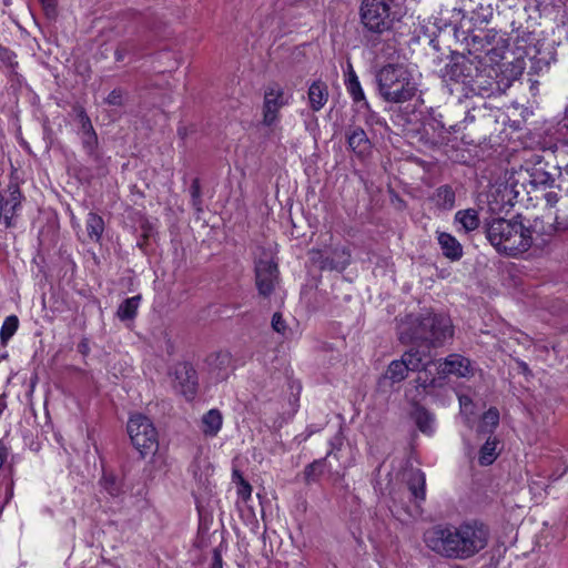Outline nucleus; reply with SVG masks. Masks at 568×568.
I'll return each instance as SVG.
<instances>
[{"mask_svg": "<svg viewBox=\"0 0 568 568\" xmlns=\"http://www.w3.org/2000/svg\"><path fill=\"white\" fill-rule=\"evenodd\" d=\"M488 526L478 520H467L459 525H438L424 535L426 546L437 555L457 560L473 558L489 542Z\"/></svg>", "mask_w": 568, "mask_h": 568, "instance_id": "obj_1", "label": "nucleus"}, {"mask_svg": "<svg viewBox=\"0 0 568 568\" xmlns=\"http://www.w3.org/2000/svg\"><path fill=\"white\" fill-rule=\"evenodd\" d=\"M486 233L498 252L510 256L526 252L532 244V231L520 220L495 219Z\"/></svg>", "mask_w": 568, "mask_h": 568, "instance_id": "obj_2", "label": "nucleus"}, {"mask_svg": "<svg viewBox=\"0 0 568 568\" xmlns=\"http://www.w3.org/2000/svg\"><path fill=\"white\" fill-rule=\"evenodd\" d=\"M376 83L382 99L389 103H404L417 92L413 72L403 64H387L376 73Z\"/></svg>", "mask_w": 568, "mask_h": 568, "instance_id": "obj_3", "label": "nucleus"}, {"mask_svg": "<svg viewBox=\"0 0 568 568\" xmlns=\"http://www.w3.org/2000/svg\"><path fill=\"white\" fill-rule=\"evenodd\" d=\"M412 332L403 327L400 338L414 342H425L433 346L444 344L454 335L453 323L449 316L444 314L427 313L414 323Z\"/></svg>", "mask_w": 568, "mask_h": 568, "instance_id": "obj_4", "label": "nucleus"}, {"mask_svg": "<svg viewBox=\"0 0 568 568\" xmlns=\"http://www.w3.org/2000/svg\"><path fill=\"white\" fill-rule=\"evenodd\" d=\"M361 21L371 32L383 33L393 28L399 19V9L395 0H363Z\"/></svg>", "mask_w": 568, "mask_h": 568, "instance_id": "obj_5", "label": "nucleus"}, {"mask_svg": "<svg viewBox=\"0 0 568 568\" xmlns=\"http://www.w3.org/2000/svg\"><path fill=\"white\" fill-rule=\"evenodd\" d=\"M128 433L133 446L144 457L158 449V433L153 423L142 414H134L128 422Z\"/></svg>", "mask_w": 568, "mask_h": 568, "instance_id": "obj_6", "label": "nucleus"}, {"mask_svg": "<svg viewBox=\"0 0 568 568\" xmlns=\"http://www.w3.org/2000/svg\"><path fill=\"white\" fill-rule=\"evenodd\" d=\"M277 263L271 252L263 251L255 262V284L260 295L270 296L278 284Z\"/></svg>", "mask_w": 568, "mask_h": 568, "instance_id": "obj_7", "label": "nucleus"}, {"mask_svg": "<svg viewBox=\"0 0 568 568\" xmlns=\"http://www.w3.org/2000/svg\"><path fill=\"white\" fill-rule=\"evenodd\" d=\"M291 95L276 83L270 84L264 92L263 124L272 126L280 121V110L290 103Z\"/></svg>", "mask_w": 568, "mask_h": 568, "instance_id": "obj_8", "label": "nucleus"}, {"mask_svg": "<svg viewBox=\"0 0 568 568\" xmlns=\"http://www.w3.org/2000/svg\"><path fill=\"white\" fill-rule=\"evenodd\" d=\"M335 458L338 459L337 453L334 452V448H332L325 458L317 459L307 465L304 469V479L306 484L316 483L320 480L322 475L325 473L328 474L329 480H332L333 484H336L341 479H343L344 475L338 470H333L332 466L328 464V458Z\"/></svg>", "mask_w": 568, "mask_h": 568, "instance_id": "obj_9", "label": "nucleus"}, {"mask_svg": "<svg viewBox=\"0 0 568 568\" xmlns=\"http://www.w3.org/2000/svg\"><path fill=\"white\" fill-rule=\"evenodd\" d=\"M438 374L443 376L453 375L459 378H469L475 373L469 358L460 354H450L444 361L438 363Z\"/></svg>", "mask_w": 568, "mask_h": 568, "instance_id": "obj_10", "label": "nucleus"}, {"mask_svg": "<svg viewBox=\"0 0 568 568\" xmlns=\"http://www.w3.org/2000/svg\"><path fill=\"white\" fill-rule=\"evenodd\" d=\"M22 194L18 185H9L8 197H0V222L6 227L13 226V217L21 205Z\"/></svg>", "mask_w": 568, "mask_h": 568, "instance_id": "obj_11", "label": "nucleus"}, {"mask_svg": "<svg viewBox=\"0 0 568 568\" xmlns=\"http://www.w3.org/2000/svg\"><path fill=\"white\" fill-rule=\"evenodd\" d=\"M348 148L359 158H365L372 149L371 141L367 138L366 132L359 128H351L347 133Z\"/></svg>", "mask_w": 568, "mask_h": 568, "instance_id": "obj_12", "label": "nucleus"}, {"mask_svg": "<svg viewBox=\"0 0 568 568\" xmlns=\"http://www.w3.org/2000/svg\"><path fill=\"white\" fill-rule=\"evenodd\" d=\"M175 379L178 381L180 392L187 398H192L196 392L195 372L189 365H181L175 369Z\"/></svg>", "mask_w": 568, "mask_h": 568, "instance_id": "obj_13", "label": "nucleus"}, {"mask_svg": "<svg viewBox=\"0 0 568 568\" xmlns=\"http://www.w3.org/2000/svg\"><path fill=\"white\" fill-rule=\"evenodd\" d=\"M222 425V413L216 408H212L202 416L200 428L205 437H215L220 433Z\"/></svg>", "mask_w": 568, "mask_h": 568, "instance_id": "obj_14", "label": "nucleus"}, {"mask_svg": "<svg viewBox=\"0 0 568 568\" xmlns=\"http://www.w3.org/2000/svg\"><path fill=\"white\" fill-rule=\"evenodd\" d=\"M437 240L443 254L447 258L452 261H458L463 256V247L456 237H454L452 234L439 232Z\"/></svg>", "mask_w": 568, "mask_h": 568, "instance_id": "obj_15", "label": "nucleus"}, {"mask_svg": "<svg viewBox=\"0 0 568 568\" xmlns=\"http://www.w3.org/2000/svg\"><path fill=\"white\" fill-rule=\"evenodd\" d=\"M407 486L412 495L419 500L425 499V474L420 469L412 468L406 474Z\"/></svg>", "mask_w": 568, "mask_h": 568, "instance_id": "obj_16", "label": "nucleus"}, {"mask_svg": "<svg viewBox=\"0 0 568 568\" xmlns=\"http://www.w3.org/2000/svg\"><path fill=\"white\" fill-rule=\"evenodd\" d=\"M328 100L327 85L322 81H315L308 89V101L313 111H320Z\"/></svg>", "mask_w": 568, "mask_h": 568, "instance_id": "obj_17", "label": "nucleus"}, {"mask_svg": "<svg viewBox=\"0 0 568 568\" xmlns=\"http://www.w3.org/2000/svg\"><path fill=\"white\" fill-rule=\"evenodd\" d=\"M413 418L422 433L428 436L435 433V416L424 407L417 406L413 413Z\"/></svg>", "mask_w": 568, "mask_h": 568, "instance_id": "obj_18", "label": "nucleus"}, {"mask_svg": "<svg viewBox=\"0 0 568 568\" xmlns=\"http://www.w3.org/2000/svg\"><path fill=\"white\" fill-rule=\"evenodd\" d=\"M345 85L347 89V92L352 97L353 101L355 103H362L363 106L368 108V102L365 98L364 91L362 89V85L359 83L358 77L356 75L355 71L352 67H349V71L347 74V79L345 81Z\"/></svg>", "mask_w": 568, "mask_h": 568, "instance_id": "obj_19", "label": "nucleus"}, {"mask_svg": "<svg viewBox=\"0 0 568 568\" xmlns=\"http://www.w3.org/2000/svg\"><path fill=\"white\" fill-rule=\"evenodd\" d=\"M499 453V440L496 437H489L479 450L478 463L481 466H489L497 459Z\"/></svg>", "mask_w": 568, "mask_h": 568, "instance_id": "obj_20", "label": "nucleus"}, {"mask_svg": "<svg viewBox=\"0 0 568 568\" xmlns=\"http://www.w3.org/2000/svg\"><path fill=\"white\" fill-rule=\"evenodd\" d=\"M432 201L438 209L449 211L455 206V192L449 185H442L434 192Z\"/></svg>", "mask_w": 568, "mask_h": 568, "instance_id": "obj_21", "label": "nucleus"}, {"mask_svg": "<svg viewBox=\"0 0 568 568\" xmlns=\"http://www.w3.org/2000/svg\"><path fill=\"white\" fill-rule=\"evenodd\" d=\"M409 368L405 361L395 359L388 365L383 378L390 381L392 384L403 382L408 375Z\"/></svg>", "mask_w": 568, "mask_h": 568, "instance_id": "obj_22", "label": "nucleus"}, {"mask_svg": "<svg viewBox=\"0 0 568 568\" xmlns=\"http://www.w3.org/2000/svg\"><path fill=\"white\" fill-rule=\"evenodd\" d=\"M455 222L460 224L465 232H471L480 224L478 213L474 209L458 211L455 214Z\"/></svg>", "mask_w": 568, "mask_h": 568, "instance_id": "obj_23", "label": "nucleus"}, {"mask_svg": "<svg viewBox=\"0 0 568 568\" xmlns=\"http://www.w3.org/2000/svg\"><path fill=\"white\" fill-rule=\"evenodd\" d=\"M87 233L88 237L92 242H99L104 231V221L97 213L90 212L88 214L87 221Z\"/></svg>", "mask_w": 568, "mask_h": 568, "instance_id": "obj_24", "label": "nucleus"}, {"mask_svg": "<svg viewBox=\"0 0 568 568\" xmlns=\"http://www.w3.org/2000/svg\"><path fill=\"white\" fill-rule=\"evenodd\" d=\"M140 296H133L123 301L118 308V316L121 321H128L135 317L139 305Z\"/></svg>", "mask_w": 568, "mask_h": 568, "instance_id": "obj_25", "label": "nucleus"}, {"mask_svg": "<svg viewBox=\"0 0 568 568\" xmlns=\"http://www.w3.org/2000/svg\"><path fill=\"white\" fill-rule=\"evenodd\" d=\"M233 481L236 484V494L239 498L246 503L252 496V486L243 478L239 470H233Z\"/></svg>", "mask_w": 568, "mask_h": 568, "instance_id": "obj_26", "label": "nucleus"}, {"mask_svg": "<svg viewBox=\"0 0 568 568\" xmlns=\"http://www.w3.org/2000/svg\"><path fill=\"white\" fill-rule=\"evenodd\" d=\"M19 327V320L16 315H10L6 317L1 329H0V339L3 345H6L9 339L16 334Z\"/></svg>", "mask_w": 568, "mask_h": 568, "instance_id": "obj_27", "label": "nucleus"}, {"mask_svg": "<svg viewBox=\"0 0 568 568\" xmlns=\"http://www.w3.org/2000/svg\"><path fill=\"white\" fill-rule=\"evenodd\" d=\"M499 423V412L496 408H489L484 413L479 424L480 433H491Z\"/></svg>", "mask_w": 568, "mask_h": 568, "instance_id": "obj_28", "label": "nucleus"}, {"mask_svg": "<svg viewBox=\"0 0 568 568\" xmlns=\"http://www.w3.org/2000/svg\"><path fill=\"white\" fill-rule=\"evenodd\" d=\"M409 371H418L424 367L423 356L418 351L409 349L402 355Z\"/></svg>", "mask_w": 568, "mask_h": 568, "instance_id": "obj_29", "label": "nucleus"}, {"mask_svg": "<svg viewBox=\"0 0 568 568\" xmlns=\"http://www.w3.org/2000/svg\"><path fill=\"white\" fill-rule=\"evenodd\" d=\"M544 197H545V201H546L547 205L550 206V207H552L556 204L560 203V206L558 207L557 212H559L560 209L568 210V207L565 204H562L565 199L568 197V195L560 196L556 191H548L545 194ZM558 213H556V215Z\"/></svg>", "mask_w": 568, "mask_h": 568, "instance_id": "obj_30", "label": "nucleus"}, {"mask_svg": "<svg viewBox=\"0 0 568 568\" xmlns=\"http://www.w3.org/2000/svg\"><path fill=\"white\" fill-rule=\"evenodd\" d=\"M125 92L122 89L112 90L105 99L109 105L121 106L124 103Z\"/></svg>", "mask_w": 568, "mask_h": 568, "instance_id": "obj_31", "label": "nucleus"}, {"mask_svg": "<svg viewBox=\"0 0 568 568\" xmlns=\"http://www.w3.org/2000/svg\"><path fill=\"white\" fill-rule=\"evenodd\" d=\"M230 361H231V358H230L229 353L220 352V353L212 355L209 358V364L216 368H222L224 366H227L230 364Z\"/></svg>", "mask_w": 568, "mask_h": 568, "instance_id": "obj_32", "label": "nucleus"}, {"mask_svg": "<svg viewBox=\"0 0 568 568\" xmlns=\"http://www.w3.org/2000/svg\"><path fill=\"white\" fill-rule=\"evenodd\" d=\"M82 143H83L84 149L89 153H93L95 150V146L98 144V136H97L95 131L82 133Z\"/></svg>", "mask_w": 568, "mask_h": 568, "instance_id": "obj_33", "label": "nucleus"}, {"mask_svg": "<svg viewBox=\"0 0 568 568\" xmlns=\"http://www.w3.org/2000/svg\"><path fill=\"white\" fill-rule=\"evenodd\" d=\"M273 329L284 337H287V327L285 321L280 313H275L272 317Z\"/></svg>", "mask_w": 568, "mask_h": 568, "instance_id": "obj_34", "label": "nucleus"}, {"mask_svg": "<svg viewBox=\"0 0 568 568\" xmlns=\"http://www.w3.org/2000/svg\"><path fill=\"white\" fill-rule=\"evenodd\" d=\"M79 120L81 124L82 133L94 132L90 118L87 115L84 110L79 111Z\"/></svg>", "mask_w": 568, "mask_h": 568, "instance_id": "obj_35", "label": "nucleus"}, {"mask_svg": "<svg viewBox=\"0 0 568 568\" xmlns=\"http://www.w3.org/2000/svg\"><path fill=\"white\" fill-rule=\"evenodd\" d=\"M48 17L55 14L57 0H40Z\"/></svg>", "mask_w": 568, "mask_h": 568, "instance_id": "obj_36", "label": "nucleus"}, {"mask_svg": "<svg viewBox=\"0 0 568 568\" xmlns=\"http://www.w3.org/2000/svg\"><path fill=\"white\" fill-rule=\"evenodd\" d=\"M458 399L463 413H466L468 409L473 407L471 399L468 396L462 395L458 397Z\"/></svg>", "mask_w": 568, "mask_h": 568, "instance_id": "obj_37", "label": "nucleus"}, {"mask_svg": "<svg viewBox=\"0 0 568 568\" xmlns=\"http://www.w3.org/2000/svg\"><path fill=\"white\" fill-rule=\"evenodd\" d=\"M8 457V449L2 442H0V468L4 464Z\"/></svg>", "mask_w": 568, "mask_h": 568, "instance_id": "obj_38", "label": "nucleus"}, {"mask_svg": "<svg viewBox=\"0 0 568 568\" xmlns=\"http://www.w3.org/2000/svg\"><path fill=\"white\" fill-rule=\"evenodd\" d=\"M126 55V49L125 48H118L114 52V57L116 61H123Z\"/></svg>", "mask_w": 568, "mask_h": 568, "instance_id": "obj_39", "label": "nucleus"}, {"mask_svg": "<svg viewBox=\"0 0 568 568\" xmlns=\"http://www.w3.org/2000/svg\"><path fill=\"white\" fill-rule=\"evenodd\" d=\"M212 568H222V558L216 551L214 552Z\"/></svg>", "mask_w": 568, "mask_h": 568, "instance_id": "obj_40", "label": "nucleus"}, {"mask_svg": "<svg viewBox=\"0 0 568 568\" xmlns=\"http://www.w3.org/2000/svg\"><path fill=\"white\" fill-rule=\"evenodd\" d=\"M79 347H80L81 349H83V351H82L83 353H84V352L87 351V348H88V346H87L85 344H81Z\"/></svg>", "mask_w": 568, "mask_h": 568, "instance_id": "obj_41", "label": "nucleus"}]
</instances>
